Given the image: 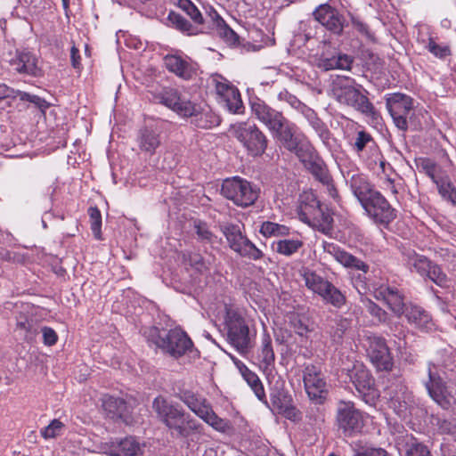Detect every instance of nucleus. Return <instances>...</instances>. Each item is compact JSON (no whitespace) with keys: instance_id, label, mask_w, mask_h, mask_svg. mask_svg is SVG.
<instances>
[{"instance_id":"bf43d9fd","label":"nucleus","mask_w":456,"mask_h":456,"mask_svg":"<svg viewBox=\"0 0 456 456\" xmlns=\"http://www.w3.org/2000/svg\"><path fill=\"white\" fill-rule=\"evenodd\" d=\"M335 69L350 70L354 63V58L346 53H338L336 55Z\"/></svg>"},{"instance_id":"7c9ffc66","label":"nucleus","mask_w":456,"mask_h":456,"mask_svg":"<svg viewBox=\"0 0 456 456\" xmlns=\"http://www.w3.org/2000/svg\"><path fill=\"white\" fill-rule=\"evenodd\" d=\"M348 183L360 204L363 202V199L367 200L372 192L376 191L368 178L362 174H353L348 179Z\"/></svg>"},{"instance_id":"4468645a","label":"nucleus","mask_w":456,"mask_h":456,"mask_svg":"<svg viewBox=\"0 0 456 456\" xmlns=\"http://www.w3.org/2000/svg\"><path fill=\"white\" fill-rule=\"evenodd\" d=\"M361 206L367 216L377 224H388L396 217L395 209L378 191L372 192L367 200L363 199Z\"/></svg>"},{"instance_id":"6e6552de","label":"nucleus","mask_w":456,"mask_h":456,"mask_svg":"<svg viewBox=\"0 0 456 456\" xmlns=\"http://www.w3.org/2000/svg\"><path fill=\"white\" fill-rule=\"evenodd\" d=\"M225 328L230 344L241 354L251 347L249 328L245 319L236 311L228 309L225 315Z\"/></svg>"},{"instance_id":"e2e57ef3","label":"nucleus","mask_w":456,"mask_h":456,"mask_svg":"<svg viewBox=\"0 0 456 456\" xmlns=\"http://www.w3.org/2000/svg\"><path fill=\"white\" fill-rule=\"evenodd\" d=\"M335 62L336 55H332L331 57L322 55L318 59L317 65L320 69H323L324 71H329L335 69Z\"/></svg>"},{"instance_id":"9d476101","label":"nucleus","mask_w":456,"mask_h":456,"mask_svg":"<svg viewBox=\"0 0 456 456\" xmlns=\"http://www.w3.org/2000/svg\"><path fill=\"white\" fill-rule=\"evenodd\" d=\"M305 287L322 297L333 306L340 308L346 303V297L331 282L314 271L305 269L302 273Z\"/></svg>"},{"instance_id":"e433bc0d","label":"nucleus","mask_w":456,"mask_h":456,"mask_svg":"<svg viewBox=\"0 0 456 456\" xmlns=\"http://www.w3.org/2000/svg\"><path fill=\"white\" fill-rule=\"evenodd\" d=\"M416 166L419 172L427 175L434 183L446 174L439 165L428 158L418 159Z\"/></svg>"},{"instance_id":"0eeeda50","label":"nucleus","mask_w":456,"mask_h":456,"mask_svg":"<svg viewBox=\"0 0 456 456\" xmlns=\"http://www.w3.org/2000/svg\"><path fill=\"white\" fill-rule=\"evenodd\" d=\"M221 191L226 199L242 208L253 205L258 198L257 188L240 176L224 180Z\"/></svg>"},{"instance_id":"a211bd4d","label":"nucleus","mask_w":456,"mask_h":456,"mask_svg":"<svg viewBox=\"0 0 456 456\" xmlns=\"http://www.w3.org/2000/svg\"><path fill=\"white\" fill-rule=\"evenodd\" d=\"M302 220L305 223L316 226L318 231L328 234L332 230L333 218L322 208L321 202L313 198L310 205L302 207Z\"/></svg>"},{"instance_id":"393cba45","label":"nucleus","mask_w":456,"mask_h":456,"mask_svg":"<svg viewBox=\"0 0 456 456\" xmlns=\"http://www.w3.org/2000/svg\"><path fill=\"white\" fill-rule=\"evenodd\" d=\"M314 19L334 34L343 30V18L339 12L329 4H322L314 12Z\"/></svg>"},{"instance_id":"4be33fe9","label":"nucleus","mask_w":456,"mask_h":456,"mask_svg":"<svg viewBox=\"0 0 456 456\" xmlns=\"http://www.w3.org/2000/svg\"><path fill=\"white\" fill-rule=\"evenodd\" d=\"M323 250L346 268L361 271L363 275L369 271V265L366 263L333 242L324 241Z\"/></svg>"},{"instance_id":"5701e85b","label":"nucleus","mask_w":456,"mask_h":456,"mask_svg":"<svg viewBox=\"0 0 456 456\" xmlns=\"http://www.w3.org/2000/svg\"><path fill=\"white\" fill-rule=\"evenodd\" d=\"M296 125L286 118L282 122V125H281L279 128L275 129L272 134L277 137L288 151L295 152L302 161H305V148L304 149V146L299 147L298 140L296 136Z\"/></svg>"},{"instance_id":"9b49d317","label":"nucleus","mask_w":456,"mask_h":456,"mask_svg":"<svg viewBox=\"0 0 456 456\" xmlns=\"http://www.w3.org/2000/svg\"><path fill=\"white\" fill-rule=\"evenodd\" d=\"M222 232L231 249L240 256L252 260L263 257V252L242 233L241 225L227 224L222 226Z\"/></svg>"},{"instance_id":"de8ad7c7","label":"nucleus","mask_w":456,"mask_h":456,"mask_svg":"<svg viewBox=\"0 0 456 456\" xmlns=\"http://www.w3.org/2000/svg\"><path fill=\"white\" fill-rule=\"evenodd\" d=\"M370 143L374 144L372 136L369 133L361 130L356 133L354 141L350 145L355 153L360 154Z\"/></svg>"},{"instance_id":"bb28decb","label":"nucleus","mask_w":456,"mask_h":456,"mask_svg":"<svg viewBox=\"0 0 456 456\" xmlns=\"http://www.w3.org/2000/svg\"><path fill=\"white\" fill-rule=\"evenodd\" d=\"M403 314L411 325L421 331L428 332L434 328L431 315L421 306L409 305Z\"/></svg>"},{"instance_id":"c03bdc74","label":"nucleus","mask_w":456,"mask_h":456,"mask_svg":"<svg viewBox=\"0 0 456 456\" xmlns=\"http://www.w3.org/2000/svg\"><path fill=\"white\" fill-rule=\"evenodd\" d=\"M277 101L281 103H287L292 109L299 112L300 114L307 107L306 104L302 102L296 95L289 92L286 88H281L277 93Z\"/></svg>"},{"instance_id":"f704fd0d","label":"nucleus","mask_w":456,"mask_h":456,"mask_svg":"<svg viewBox=\"0 0 456 456\" xmlns=\"http://www.w3.org/2000/svg\"><path fill=\"white\" fill-rule=\"evenodd\" d=\"M257 360L261 368L267 369L274 363L275 354L272 346L271 336L264 330L261 338V346L257 354Z\"/></svg>"},{"instance_id":"3c124183","label":"nucleus","mask_w":456,"mask_h":456,"mask_svg":"<svg viewBox=\"0 0 456 456\" xmlns=\"http://www.w3.org/2000/svg\"><path fill=\"white\" fill-rule=\"evenodd\" d=\"M88 215L90 217L92 232L97 240H101L102 239V232H101L102 215H101V212L96 207H90L88 208Z\"/></svg>"},{"instance_id":"473e14b6","label":"nucleus","mask_w":456,"mask_h":456,"mask_svg":"<svg viewBox=\"0 0 456 456\" xmlns=\"http://www.w3.org/2000/svg\"><path fill=\"white\" fill-rule=\"evenodd\" d=\"M187 117H191V123L202 129H209L220 124V118L217 115L210 110H200L195 104L193 113Z\"/></svg>"},{"instance_id":"5fc2aeb1","label":"nucleus","mask_w":456,"mask_h":456,"mask_svg":"<svg viewBox=\"0 0 456 456\" xmlns=\"http://www.w3.org/2000/svg\"><path fill=\"white\" fill-rule=\"evenodd\" d=\"M427 48L433 55L440 59L451 55V49L448 45H437L431 37L428 39Z\"/></svg>"},{"instance_id":"6e6d98bb","label":"nucleus","mask_w":456,"mask_h":456,"mask_svg":"<svg viewBox=\"0 0 456 456\" xmlns=\"http://www.w3.org/2000/svg\"><path fill=\"white\" fill-rule=\"evenodd\" d=\"M436 255L443 261L448 262L453 266H456V248L454 247H440L436 249Z\"/></svg>"},{"instance_id":"cd10ccee","label":"nucleus","mask_w":456,"mask_h":456,"mask_svg":"<svg viewBox=\"0 0 456 456\" xmlns=\"http://www.w3.org/2000/svg\"><path fill=\"white\" fill-rule=\"evenodd\" d=\"M301 114L306 119L308 125L316 133L322 143L326 146H330L331 133L327 125L319 118L314 110L307 106L304 109Z\"/></svg>"},{"instance_id":"dca6fc26","label":"nucleus","mask_w":456,"mask_h":456,"mask_svg":"<svg viewBox=\"0 0 456 456\" xmlns=\"http://www.w3.org/2000/svg\"><path fill=\"white\" fill-rule=\"evenodd\" d=\"M308 155L309 159L304 161L308 170L314 177L327 187L329 195L337 200L338 198V191L334 186L332 177L329 172L325 162L318 156L314 147L308 143L305 145V157Z\"/></svg>"},{"instance_id":"13d9d810","label":"nucleus","mask_w":456,"mask_h":456,"mask_svg":"<svg viewBox=\"0 0 456 456\" xmlns=\"http://www.w3.org/2000/svg\"><path fill=\"white\" fill-rule=\"evenodd\" d=\"M213 83L215 84V89L216 93L218 95V98L220 99L224 94L230 90V88H232L234 86L231 85V83L224 78L221 76H217L213 77Z\"/></svg>"},{"instance_id":"6ab92c4d","label":"nucleus","mask_w":456,"mask_h":456,"mask_svg":"<svg viewBox=\"0 0 456 456\" xmlns=\"http://www.w3.org/2000/svg\"><path fill=\"white\" fill-rule=\"evenodd\" d=\"M250 109L252 115L264 124L271 133L279 128L286 119L281 111L272 108L259 98L250 102Z\"/></svg>"},{"instance_id":"774afa93","label":"nucleus","mask_w":456,"mask_h":456,"mask_svg":"<svg viewBox=\"0 0 456 456\" xmlns=\"http://www.w3.org/2000/svg\"><path fill=\"white\" fill-rule=\"evenodd\" d=\"M352 23L354 28L360 33L364 34L366 36L369 35L368 26L365 23L355 18H353Z\"/></svg>"},{"instance_id":"338daca9","label":"nucleus","mask_w":456,"mask_h":456,"mask_svg":"<svg viewBox=\"0 0 456 456\" xmlns=\"http://www.w3.org/2000/svg\"><path fill=\"white\" fill-rule=\"evenodd\" d=\"M336 325L337 328L334 336L341 338L344 332L348 329L349 322L346 319H339L336 322Z\"/></svg>"},{"instance_id":"58836bf2","label":"nucleus","mask_w":456,"mask_h":456,"mask_svg":"<svg viewBox=\"0 0 456 456\" xmlns=\"http://www.w3.org/2000/svg\"><path fill=\"white\" fill-rule=\"evenodd\" d=\"M435 184L436 185L438 193L442 199L452 204L453 207H456V188L452 184L449 175L445 174L440 179L436 181Z\"/></svg>"},{"instance_id":"aec40b11","label":"nucleus","mask_w":456,"mask_h":456,"mask_svg":"<svg viewBox=\"0 0 456 456\" xmlns=\"http://www.w3.org/2000/svg\"><path fill=\"white\" fill-rule=\"evenodd\" d=\"M160 103L177 112L181 116H188L194 111V103L182 96L177 89L163 88L156 97Z\"/></svg>"},{"instance_id":"f3484780","label":"nucleus","mask_w":456,"mask_h":456,"mask_svg":"<svg viewBox=\"0 0 456 456\" xmlns=\"http://www.w3.org/2000/svg\"><path fill=\"white\" fill-rule=\"evenodd\" d=\"M337 423L346 436H352L362 429V417L352 402L340 401L337 410Z\"/></svg>"},{"instance_id":"412c9836","label":"nucleus","mask_w":456,"mask_h":456,"mask_svg":"<svg viewBox=\"0 0 456 456\" xmlns=\"http://www.w3.org/2000/svg\"><path fill=\"white\" fill-rule=\"evenodd\" d=\"M8 62L11 69L19 74L31 77L42 74L37 57L28 51H16Z\"/></svg>"},{"instance_id":"c85d7f7f","label":"nucleus","mask_w":456,"mask_h":456,"mask_svg":"<svg viewBox=\"0 0 456 456\" xmlns=\"http://www.w3.org/2000/svg\"><path fill=\"white\" fill-rule=\"evenodd\" d=\"M140 150L149 155H153L161 143L160 134L151 127L142 128L137 135Z\"/></svg>"},{"instance_id":"39448f33","label":"nucleus","mask_w":456,"mask_h":456,"mask_svg":"<svg viewBox=\"0 0 456 456\" xmlns=\"http://www.w3.org/2000/svg\"><path fill=\"white\" fill-rule=\"evenodd\" d=\"M176 397L183 402L190 411L215 430L225 433L231 428L230 422L227 419L218 417L208 400L200 394L190 389H181L176 394Z\"/></svg>"},{"instance_id":"b1692460","label":"nucleus","mask_w":456,"mask_h":456,"mask_svg":"<svg viewBox=\"0 0 456 456\" xmlns=\"http://www.w3.org/2000/svg\"><path fill=\"white\" fill-rule=\"evenodd\" d=\"M164 63L170 72L184 80H189L196 75L197 64L188 57L167 54L164 58Z\"/></svg>"},{"instance_id":"69168bd1","label":"nucleus","mask_w":456,"mask_h":456,"mask_svg":"<svg viewBox=\"0 0 456 456\" xmlns=\"http://www.w3.org/2000/svg\"><path fill=\"white\" fill-rule=\"evenodd\" d=\"M190 262L199 272H203L208 269L207 264L200 255H193L190 257Z\"/></svg>"},{"instance_id":"49530a36","label":"nucleus","mask_w":456,"mask_h":456,"mask_svg":"<svg viewBox=\"0 0 456 456\" xmlns=\"http://www.w3.org/2000/svg\"><path fill=\"white\" fill-rule=\"evenodd\" d=\"M168 20L172 25L178 30L187 33L188 35L194 34V28L192 25L182 15L175 12H171L168 14Z\"/></svg>"},{"instance_id":"a19ab883","label":"nucleus","mask_w":456,"mask_h":456,"mask_svg":"<svg viewBox=\"0 0 456 456\" xmlns=\"http://www.w3.org/2000/svg\"><path fill=\"white\" fill-rule=\"evenodd\" d=\"M219 102L232 113H240L243 109L240 94L235 86L230 88V90L219 99Z\"/></svg>"},{"instance_id":"f8f14e48","label":"nucleus","mask_w":456,"mask_h":456,"mask_svg":"<svg viewBox=\"0 0 456 456\" xmlns=\"http://www.w3.org/2000/svg\"><path fill=\"white\" fill-rule=\"evenodd\" d=\"M339 366L342 374H346L349 380L354 384L356 390L365 395H370L374 392V379L367 368L360 362H354L346 356V361L340 358Z\"/></svg>"},{"instance_id":"2eb2a0df","label":"nucleus","mask_w":456,"mask_h":456,"mask_svg":"<svg viewBox=\"0 0 456 456\" xmlns=\"http://www.w3.org/2000/svg\"><path fill=\"white\" fill-rule=\"evenodd\" d=\"M386 107L395 126L402 131H406L407 119L413 108L412 98L401 93L388 94L386 99Z\"/></svg>"},{"instance_id":"20e7f679","label":"nucleus","mask_w":456,"mask_h":456,"mask_svg":"<svg viewBox=\"0 0 456 456\" xmlns=\"http://www.w3.org/2000/svg\"><path fill=\"white\" fill-rule=\"evenodd\" d=\"M428 379L424 383L428 395L444 409H449L456 404V387L446 386L444 379L454 380L452 370H437L431 362L428 367Z\"/></svg>"},{"instance_id":"ea45409f","label":"nucleus","mask_w":456,"mask_h":456,"mask_svg":"<svg viewBox=\"0 0 456 456\" xmlns=\"http://www.w3.org/2000/svg\"><path fill=\"white\" fill-rule=\"evenodd\" d=\"M303 246V241L298 239H281L272 244V248L274 252L290 256L297 253Z\"/></svg>"},{"instance_id":"603ef678","label":"nucleus","mask_w":456,"mask_h":456,"mask_svg":"<svg viewBox=\"0 0 456 456\" xmlns=\"http://www.w3.org/2000/svg\"><path fill=\"white\" fill-rule=\"evenodd\" d=\"M14 95L15 96H13V98H19L22 102H31L40 110H45L48 107L46 101L37 95L30 94L20 90H14Z\"/></svg>"},{"instance_id":"1a4fd4ad","label":"nucleus","mask_w":456,"mask_h":456,"mask_svg":"<svg viewBox=\"0 0 456 456\" xmlns=\"http://www.w3.org/2000/svg\"><path fill=\"white\" fill-rule=\"evenodd\" d=\"M360 342L368 358L379 370L392 369L393 358L384 338L367 331L362 336Z\"/></svg>"},{"instance_id":"a18cd8bd","label":"nucleus","mask_w":456,"mask_h":456,"mask_svg":"<svg viewBox=\"0 0 456 456\" xmlns=\"http://www.w3.org/2000/svg\"><path fill=\"white\" fill-rule=\"evenodd\" d=\"M178 7L183 10L196 24H203L204 19L197 6L191 0H178Z\"/></svg>"},{"instance_id":"423d86ee","label":"nucleus","mask_w":456,"mask_h":456,"mask_svg":"<svg viewBox=\"0 0 456 456\" xmlns=\"http://www.w3.org/2000/svg\"><path fill=\"white\" fill-rule=\"evenodd\" d=\"M230 131L241 143L248 156L256 158L265 153L268 139L256 124L239 122L232 125Z\"/></svg>"},{"instance_id":"c756f323","label":"nucleus","mask_w":456,"mask_h":456,"mask_svg":"<svg viewBox=\"0 0 456 456\" xmlns=\"http://www.w3.org/2000/svg\"><path fill=\"white\" fill-rule=\"evenodd\" d=\"M208 16L213 21V24L216 27V34L220 38H222L229 45H236L239 44L238 35L225 23L223 18L214 8H210Z\"/></svg>"},{"instance_id":"a878e982","label":"nucleus","mask_w":456,"mask_h":456,"mask_svg":"<svg viewBox=\"0 0 456 456\" xmlns=\"http://www.w3.org/2000/svg\"><path fill=\"white\" fill-rule=\"evenodd\" d=\"M375 294L376 298L382 299L396 316L403 315L409 305L404 304L402 294L395 287L381 285Z\"/></svg>"},{"instance_id":"4c0bfd02","label":"nucleus","mask_w":456,"mask_h":456,"mask_svg":"<svg viewBox=\"0 0 456 456\" xmlns=\"http://www.w3.org/2000/svg\"><path fill=\"white\" fill-rule=\"evenodd\" d=\"M432 261L427 256L417 254L416 252H409L407 255V265L411 272H416L421 277L425 278L428 274Z\"/></svg>"},{"instance_id":"79ce46f5","label":"nucleus","mask_w":456,"mask_h":456,"mask_svg":"<svg viewBox=\"0 0 456 456\" xmlns=\"http://www.w3.org/2000/svg\"><path fill=\"white\" fill-rule=\"evenodd\" d=\"M289 232V227L271 221L263 222L259 229V232L265 238L286 237Z\"/></svg>"},{"instance_id":"0e129e2a","label":"nucleus","mask_w":456,"mask_h":456,"mask_svg":"<svg viewBox=\"0 0 456 456\" xmlns=\"http://www.w3.org/2000/svg\"><path fill=\"white\" fill-rule=\"evenodd\" d=\"M355 456H388V453L382 448H368L356 452Z\"/></svg>"},{"instance_id":"680f3d73","label":"nucleus","mask_w":456,"mask_h":456,"mask_svg":"<svg viewBox=\"0 0 456 456\" xmlns=\"http://www.w3.org/2000/svg\"><path fill=\"white\" fill-rule=\"evenodd\" d=\"M369 313L371 316L376 317L379 322H386L387 320V313L376 305L370 302L368 306Z\"/></svg>"},{"instance_id":"ddd939ff","label":"nucleus","mask_w":456,"mask_h":456,"mask_svg":"<svg viewBox=\"0 0 456 456\" xmlns=\"http://www.w3.org/2000/svg\"><path fill=\"white\" fill-rule=\"evenodd\" d=\"M303 381L309 399L316 404L324 403L328 395V384L321 367L307 364L303 370Z\"/></svg>"},{"instance_id":"f03ea898","label":"nucleus","mask_w":456,"mask_h":456,"mask_svg":"<svg viewBox=\"0 0 456 456\" xmlns=\"http://www.w3.org/2000/svg\"><path fill=\"white\" fill-rule=\"evenodd\" d=\"M144 336L149 343L155 345L164 354L175 359L187 354H191L193 356L199 355V351L194 349L191 339L180 328L166 330L150 327L144 330Z\"/></svg>"},{"instance_id":"09e8293b","label":"nucleus","mask_w":456,"mask_h":456,"mask_svg":"<svg viewBox=\"0 0 456 456\" xmlns=\"http://www.w3.org/2000/svg\"><path fill=\"white\" fill-rule=\"evenodd\" d=\"M428 274L425 278H428L434 283L440 287H445L448 283L447 275L444 273L442 268L436 263L432 262Z\"/></svg>"},{"instance_id":"4d7b16f0","label":"nucleus","mask_w":456,"mask_h":456,"mask_svg":"<svg viewBox=\"0 0 456 456\" xmlns=\"http://www.w3.org/2000/svg\"><path fill=\"white\" fill-rule=\"evenodd\" d=\"M271 401L273 403V406L278 410L279 413L285 414V417L289 419H296L297 416H295V408L293 407H288L285 406L281 402V399L278 398L275 395H273L271 397Z\"/></svg>"},{"instance_id":"c9c22d12","label":"nucleus","mask_w":456,"mask_h":456,"mask_svg":"<svg viewBox=\"0 0 456 456\" xmlns=\"http://www.w3.org/2000/svg\"><path fill=\"white\" fill-rule=\"evenodd\" d=\"M102 407L111 419L123 418L127 411L126 401L114 396H106L103 399Z\"/></svg>"},{"instance_id":"7ed1b4c3","label":"nucleus","mask_w":456,"mask_h":456,"mask_svg":"<svg viewBox=\"0 0 456 456\" xmlns=\"http://www.w3.org/2000/svg\"><path fill=\"white\" fill-rule=\"evenodd\" d=\"M362 90V85L346 76H337L331 83V94L337 102L367 117H374L375 108Z\"/></svg>"},{"instance_id":"052dcab7","label":"nucleus","mask_w":456,"mask_h":456,"mask_svg":"<svg viewBox=\"0 0 456 456\" xmlns=\"http://www.w3.org/2000/svg\"><path fill=\"white\" fill-rule=\"evenodd\" d=\"M43 335V342L45 346H51L56 344L58 336L55 330L50 327H43L41 329Z\"/></svg>"},{"instance_id":"72a5a7b5","label":"nucleus","mask_w":456,"mask_h":456,"mask_svg":"<svg viewBox=\"0 0 456 456\" xmlns=\"http://www.w3.org/2000/svg\"><path fill=\"white\" fill-rule=\"evenodd\" d=\"M240 373L245 379V381L248 383V385L250 387L252 391L254 392L255 395L257 397L259 401L264 403L267 407L268 402L266 400L265 392L264 386L259 379V377L253 371H251L247 366L242 365L240 367Z\"/></svg>"},{"instance_id":"37998d69","label":"nucleus","mask_w":456,"mask_h":456,"mask_svg":"<svg viewBox=\"0 0 456 456\" xmlns=\"http://www.w3.org/2000/svg\"><path fill=\"white\" fill-rule=\"evenodd\" d=\"M193 227L198 236V240L202 243L213 245L218 242L217 236L211 232L207 223L200 220H195Z\"/></svg>"},{"instance_id":"8fccbe9b","label":"nucleus","mask_w":456,"mask_h":456,"mask_svg":"<svg viewBox=\"0 0 456 456\" xmlns=\"http://www.w3.org/2000/svg\"><path fill=\"white\" fill-rule=\"evenodd\" d=\"M64 428V424L57 419H53L48 426L40 430V434L44 439H53L59 436Z\"/></svg>"},{"instance_id":"864d4df0","label":"nucleus","mask_w":456,"mask_h":456,"mask_svg":"<svg viewBox=\"0 0 456 456\" xmlns=\"http://www.w3.org/2000/svg\"><path fill=\"white\" fill-rule=\"evenodd\" d=\"M407 456H431L428 447L421 443H418L415 439L411 438V442L407 444L406 450Z\"/></svg>"},{"instance_id":"f257e3e1","label":"nucleus","mask_w":456,"mask_h":456,"mask_svg":"<svg viewBox=\"0 0 456 456\" xmlns=\"http://www.w3.org/2000/svg\"><path fill=\"white\" fill-rule=\"evenodd\" d=\"M152 409L175 438L188 439L191 436L201 432V424L177 403L170 402L163 396H157L152 402Z\"/></svg>"},{"instance_id":"2f4dec72","label":"nucleus","mask_w":456,"mask_h":456,"mask_svg":"<svg viewBox=\"0 0 456 456\" xmlns=\"http://www.w3.org/2000/svg\"><path fill=\"white\" fill-rule=\"evenodd\" d=\"M140 452V444L134 437H126L113 444L106 452L110 456H136Z\"/></svg>"}]
</instances>
